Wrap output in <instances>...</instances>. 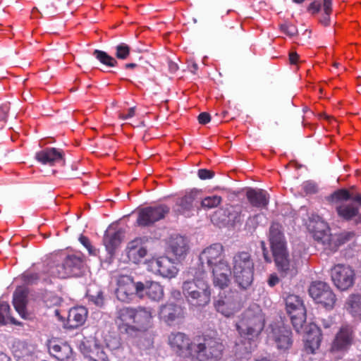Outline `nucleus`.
<instances>
[{"label": "nucleus", "instance_id": "6", "mask_svg": "<svg viewBox=\"0 0 361 361\" xmlns=\"http://www.w3.org/2000/svg\"><path fill=\"white\" fill-rule=\"evenodd\" d=\"M188 276L193 278H188L182 285V293L186 301L193 307L206 306L211 300V289L205 271L191 269Z\"/></svg>", "mask_w": 361, "mask_h": 361}, {"label": "nucleus", "instance_id": "1", "mask_svg": "<svg viewBox=\"0 0 361 361\" xmlns=\"http://www.w3.org/2000/svg\"><path fill=\"white\" fill-rule=\"evenodd\" d=\"M168 344L178 356L194 361H216L224 351L220 339L209 334L197 336L191 341L184 333L172 332L168 336Z\"/></svg>", "mask_w": 361, "mask_h": 361}, {"label": "nucleus", "instance_id": "57", "mask_svg": "<svg viewBox=\"0 0 361 361\" xmlns=\"http://www.w3.org/2000/svg\"><path fill=\"white\" fill-rule=\"evenodd\" d=\"M317 343H319V336L321 334L320 329H319V327H317ZM318 347H319V343H317V348Z\"/></svg>", "mask_w": 361, "mask_h": 361}, {"label": "nucleus", "instance_id": "44", "mask_svg": "<svg viewBox=\"0 0 361 361\" xmlns=\"http://www.w3.org/2000/svg\"><path fill=\"white\" fill-rule=\"evenodd\" d=\"M214 176V173L207 169H200L198 171V177L202 180L209 179Z\"/></svg>", "mask_w": 361, "mask_h": 361}, {"label": "nucleus", "instance_id": "17", "mask_svg": "<svg viewBox=\"0 0 361 361\" xmlns=\"http://www.w3.org/2000/svg\"><path fill=\"white\" fill-rule=\"evenodd\" d=\"M317 243H321L324 245V249L331 250H336L343 242L340 241L339 238H336L330 233V229L326 223L317 216Z\"/></svg>", "mask_w": 361, "mask_h": 361}, {"label": "nucleus", "instance_id": "30", "mask_svg": "<svg viewBox=\"0 0 361 361\" xmlns=\"http://www.w3.org/2000/svg\"><path fill=\"white\" fill-rule=\"evenodd\" d=\"M27 292L23 288H18L13 293V304L16 312L22 318L25 319L27 315Z\"/></svg>", "mask_w": 361, "mask_h": 361}, {"label": "nucleus", "instance_id": "19", "mask_svg": "<svg viewBox=\"0 0 361 361\" xmlns=\"http://www.w3.org/2000/svg\"><path fill=\"white\" fill-rule=\"evenodd\" d=\"M135 307H124L117 311L116 323L121 331L134 332Z\"/></svg>", "mask_w": 361, "mask_h": 361}, {"label": "nucleus", "instance_id": "33", "mask_svg": "<svg viewBox=\"0 0 361 361\" xmlns=\"http://www.w3.org/2000/svg\"><path fill=\"white\" fill-rule=\"evenodd\" d=\"M346 309L354 317L361 319V295H350L346 302Z\"/></svg>", "mask_w": 361, "mask_h": 361}, {"label": "nucleus", "instance_id": "22", "mask_svg": "<svg viewBox=\"0 0 361 361\" xmlns=\"http://www.w3.org/2000/svg\"><path fill=\"white\" fill-rule=\"evenodd\" d=\"M145 243V239L142 238H137L128 243L126 254L130 261L137 264L146 256L147 250Z\"/></svg>", "mask_w": 361, "mask_h": 361}, {"label": "nucleus", "instance_id": "58", "mask_svg": "<svg viewBox=\"0 0 361 361\" xmlns=\"http://www.w3.org/2000/svg\"><path fill=\"white\" fill-rule=\"evenodd\" d=\"M294 2L297 3V4H301L305 0H293Z\"/></svg>", "mask_w": 361, "mask_h": 361}, {"label": "nucleus", "instance_id": "8", "mask_svg": "<svg viewBox=\"0 0 361 361\" xmlns=\"http://www.w3.org/2000/svg\"><path fill=\"white\" fill-rule=\"evenodd\" d=\"M269 238L276 266L281 274L286 275L290 270V262L281 224H271Z\"/></svg>", "mask_w": 361, "mask_h": 361}, {"label": "nucleus", "instance_id": "9", "mask_svg": "<svg viewBox=\"0 0 361 361\" xmlns=\"http://www.w3.org/2000/svg\"><path fill=\"white\" fill-rule=\"evenodd\" d=\"M233 276L242 288H247L253 281L254 263L248 252H242L233 257Z\"/></svg>", "mask_w": 361, "mask_h": 361}, {"label": "nucleus", "instance_id": "4", "mask_svg": "<svg viewBox=\"0 0 361 361\" xmlns=\"http://www.w3.org/2000/svg\"><path fill=\"white\" fill-rule=\"evenodd\" d=\"M265 324V316L260 306L251 305L240 315L235 327L245 351L250 352L256 346L255 339L263 330Z\"/></svg>", "mask_w": 361, "mask_h": 361}, {"label": "nucleus", "instance_id": "2", "mask_svg": "<svg viewBox=\"0 0 361 361\" xmlns=\"http://www.w3.org/2000/svg\"><path fill=\"white\" fill-rule=\"evenodd\" d=\"M84 258L80 253L71 255L59 254L54 256L43 270V273L27 274L26 277L29 282L42 279L47 281L49 276L59 279H66L72 276H79L84 268Z\"/></svg>", "mask_w": 361, "mask_h": 361}, {"label": "nucleus", "instance_id": "18", "mask_svg": "<svg viewBox=\"0 0 361 361\" xmlns=\"http://www.w3.org/2000/svg\"><path fill=\"white\" fill-rule=\"evenodd\" d=\"M48 350L51 356L59 361H74L73 352L67 343L56 339L49 341Z\"/></svg>", "mask_w": 361, "mask_h": 361}, {"label": "nucleus", "instance_id": "46", "mask_svg": "<svg viewBox=\"0 0 361 361\" xmlns=\"http://www.w3.org/2000/svg\"><path fill=\"white\" fill-rule=\"evenodd\" d=\"M210 115L206 112H202L198 116L199 123L201 124H207L210 121Z\"/></svg>", "mask_w": 361, "mask_h": 361}, {"label": "nucleus", "instance_id": "21", "mask_svg": "<svg viewBox=\"0 0 361 361\" xmlns=\"http://www.w3.org/2000/svg\"><path fill=\"white\" fill-rule=\"evenodd\" d=\"M353 331L350 326H342L337 333L331 345L332 351H345L352 345Z\"/></svg>", "mask_w": 361, "mask_h": 361}, {"label": "nucleus", "instance_id": "29", "mask_svg": "<svg viewBox=\"0 0 361 361\" xmlns=\"http://www.w3.org/2000/svg\"><path fill=\"white\" fill-rule=\"evenodd\" d=\"M121 232L112 228H109L104 235L103 243L108 253L112 256L119 247L121 240Z\"/></svg>", "mask_w": 361, "mask_h": 361}, {"label": "nucleus", "instance_id": "47", "mask_svg": "<svg viewBox=\"0 0 361 361\" xmlns=\"http://www.w3.org/2000/svg\"><path fill=\"white\" fill-rule=\"evenodd\" d=\"M261 247L262 249L263 256L264 258V260L267 262H271V257L269 255V252L265 246V243L264 241H262L260 243Z\"/></svg>", "mask_w": 361, "mask_h": 361}, {"label": "nucleus", "instance_id": "23", "mask_svg": "<svg viewBox=\"0 0 361 361\" xmlns=\"http://www.w3.org/2000/svg\"><path fill=\"white\" fill-rule=\"evenodd\" d=\"M245 196L252 207L259 209L267 208L270 199L268 192L259 188L247 189Z\"/></svg>", "mask_w": 361, "mask_h": 361}, {"label": "nucleus", "instance_id": "25", "mask_svg": "<svg viewBox=\"0 0 361 361\" xmlns=\"http://www.w3.org/2000/svg\"><path fill=\"white\" fill-rule=\"evenodd\" d=\"M63 158L62 150L54 147H47L35 154V159L38 162L50 166L61 162Z\"/></svg>", "mask_w": 361, "mask_h": 361}, {"label": "nucleus", "instance_id": "53", "mask_svg": "<svg viewBox=\"0 0 361 361\" xmlns=\"http://www.w3.org/2000/svg\"><path fill=\"white\" fill-rule=\"evenodd\" d=\"M0 361H11V359L6 353L0 352Z\"/></svg>", "mask_w": 361, "mask_h": 361}, {"label": "nucleus", "instance_id": "5", "mask_svg": "<svg viewBox=\"0 0 361 361\" xmlns=\"http://www.w3.org/2000/svg\"><path fill=\"white\" fill-rule=\"evenodd\" d=\"M202 264H207L213 274V283L221 289L228 286L231 274L230 267L224 259V247L214 243L205 248L200 255Z\"/></svg>", "mask_w": 361, "mask_h": 361}, {"label": "nucleus", "instance_id": "56", "mask_svg": "<svg viewBox=\"0 0 361 361\" xmlns=\"http://www.w3.org/2000/svg\"><path fill=\"white\" fill-rule=\"evenodd\" d=\"M354 234L353 233H346L345 240H348L351 236H353Z\"/></svg>", "mask_w": 361, "mask_h": 361}, {"label": "nucleus", "instance_id": "16", "mask_svg": "<svg viewBox=\"0 0 361 361\" xmlns=\"http://www.w3.org/2000/svg\"><path fill=\"white\" fill-rule=\"evenodd\" d=\"M183 308L173 303H167L162 305L159 312V317L169 326L180 324L184 318Z\"/></svg>", "mask_w": 361, "mask_h": 361}, {"label": "nucleus", "instance_id": "35", "mask_svg": "<svg viewBox=\"0 0 361 361\" xmlns=\"http://www.w3.org/2000/svg\"><path fill=\"white\" fill-rule=\"evenodd\" d=\"M93 56L103 65L108 67H116L118 62L115 58L108 54L106 51L95 49Z\"/></svg>", "mask_w": 361, "mask_h": 361}, {"label": "nucleus", "instance_id": "55", "mask_svg": "<svg viewBox=\"0 0 361 361\" xmlns=\"http://www.w3.org/2000/svg\"><path fill=\"white\" fill-rule=\"evenodd\" d=\"M136 66L135 63H126V68H133Z\"/></svg>", "mask_w": 361, "mask_h": 361}, {"label": "nucleus", "instance_id": "43", "mask_svg": "<svg viewBox=\"0 0 361 361\" xmlns=\"http://www.w3.org/2000/svg\"><path fill=\"white\" fill-rule=\"evenodd\" d=\"M91 300L97 306H102L104 304V296L101 291H99L97 295H91Z\"/></svg>", "mask_w": 361, "mask_h": 361}, {"label": "nucleus", "instance_id": "14", "mask_svg": "<svg viewBox=\"0 0 361 361\" xmlns=\"http://www.w3.org/2000/svg\"><path fill=\"white\" fill-rule=\"evenodd\" d=\"M147 269L163 277L171 279L178 274L174 262L167 257L153 258L147 262Z\"/></svg>", "mask_w": 361, "mask_h": 361}, {"label": "nucleus", "instance_id": "51", "mask_svg": "<svg viewBox=\"0 0 361 361\" xmlns=\"http://www.w3.org/2000/svg\"><path fill=\"white\" fill-rule=\"evenodd\" d=\"M309 294L314 300L316 295V284L315 282H312L309 288Z\"/></svg>", "mask_w": 361, "mask_h": 361}, {"label": "nucleus", "instance_id": "28", "mask_svg": "<svg viewBox=\"0 0 361 361\" xmlns=\"http://www.w3.org/2000/svg\"><path fill=\"white\" fill-rule=\"evenodd\" d=\"M88 311L83 306L74 307L70 309L66 323L68 329H76L82 326L87 318Z\"/></svg>", "mask_w": 361, "mask_h": 361}, {"label": "nucleus", "instance_id": "41", "mask_svg": "<svg viewBox=\"0 0 361 361\" xmlns=\"http://www.w3.org/2000/svg\"><path fill=\"white\" fill-rule=\"evenodd\" d=\"M79 240L80 243L87 248L89 253L90 255H96L97 250L94 248V247L92 245L90 239L85 236L81 235L79 238Z\"/></svg>", "mask_w": 361, "mask_h": 361}, {"label": "nucleus", "instance_id": "39", "mask_svg": "<svg viewBox=\"0 0 361 361\" xmlns=\"http://www.w3.org/2000/svg\"><path fill=\"white\" fill-rule=\"evenodd\" d=\"M305 226L307 231L312 234L313 238L316 237V219L314 214H312L308 219L305 220Z\"/></svg>", "mask_w": 361, "mask_h": 361}, {"label": "nucleus", "instance_id": "49", "mask_svg": "<svg viewBox=\"0 0 361 361\" xmlns=\"http://www.w3.org/2000/svg\"><path fill=\"white\" fill-rule=\"evenodd\" d=\"M279 282V279L276 274H272L269 276L268 279V284L271 287H274Z\"/></svg>", "mask_w": 361, "mask_h": 361}, {"label": "nucleus", "instance_id": "20", "mask_svg": "<svg viewBox=\"0 0 361 361\" xmlns=\"http://www.w3.org/2000/svg\"><path fill=\"white\" fill-rule=\"evenodd\" d=\"M336 297L331 287L326 283L317 281V305L326 310L334 307Z\"/></svg>", "mask_w": 361, "mask_h": 361}, {"label": "nucleus", "instance_id": "11", "mask_svg": "<svg viewBox=\"0 0 361 361\" xmlns=\"http://www.w3.org/2000/svg\"><path fill=\"white\" fill-rule=\"evenodd\" d=\"M214 306L217 312L228 318L238 312L242 309L243 304L234 293L222 290L214 300Z\"/></svg>", "mask_w": 361, "mask_h": 361}, {"label": "nucleus", "instance_id": "54", "mask_svg": "<svg viewBox=\"0 0 361 361\" xmlns=\"http://www.w3.org/2000/svg\"><path fill=\"white\" fill-rule=\"evenodd\" d=\"M353 201L357 202V204H359L360 206H361V194H355L353 197Z\"/></svg>", "mask_w": 361, "mask_h": 361}, {"label": "nucleus", "instance_id": "61", "mask_svg": "<svg viewBox=\"0 0 361 361\" xmlns=\"http://www.w3.org/2000/svg\"><path fill=\"white\" fill-rule=\"evenodd\" d=\"M322 52H323V49H320V50H319V51L317 50V55H318V54H322Z\"/></svg>", "mask_w": 361, "mask_h": 361}, {"label": "nucleus", "instance_id": "52", "mask_svg": "<svg viewBox=\"0 0 361 361\" xmlns=\"http://www.w3.org/2000/svg\"><path fill=\"white\" fill-rule=\"evenodd\" d=\"M171 297L173 299L178 300L181 298V293L178 290L171 291Z\"/></svg>", "mask_w": 361, "mask_h": 361}, {"label": "nucleus", "instance_id": "15", "mask_svg": "<svg viewBox=\"0 0 361 361\" xmlns=\"http://www.w3.org/2000/svg\"><path fill=\"white\" fill-rule=\"evenodd\" d=\"M197 199L198 192L197 190L190 191L177 200L175 212L178 214L190 217L200 209Z\"/></svg>", "mask_w": 361, "mask_h": 361}, {"label": "nucleus", "instance_id": "13", "mask_svg": "<svg viewBox=\"0 0 361 361\" xmlns=\"http://www.w3.org/2000/svg\"><path fill=\"white\" fill-rule=\"evenodd\" d=\"M169 212V207L165 204L140 208L137 209L136 223L139 226H149L164 219Z\"/></svg>", "mask_w": 361, "mask_h": 361}, {"label": "nucleus", "instance_id": "59", "mask_svg": "<svg viewBox=\"0 0 361 361\" xmlns=\"http://www.w3.org/2000/svg\"><path fill=\"white\" fill-rule=\"evenodd\" d=\"M315 6V2H312L311 4H310V9H313L314 7Z\"/></svg>", "mask_w": 361, "mask_h": 361}, {"label": "nucleus", "instance_id": "12", "mask_svg": "<svg viewBox=\"0 0 361 361\" xmlns=\"http://www.w3.org/2000/svg\"><path fill=\"white\" fill-rule=\"evenodd\" d=\"M330 274L334 286L342 291L347 290L355 283V272L349 265L337 264L331 269Z\"/></svg>", "mask_w": 361, "mask_h": 361}, {"label": "nucleus", "instance_id": "38", "mask_svg": "<svg viewBox=\"0 0 361 361\" xmlns=\"http://www.w3.org/2000/svg\"><path fill=\"white\" fill-rule=\"evenodd\" d=\"M115 55L118 59L126 60L130 55V48L126 43H120L115 47Z\"/></svg>", "mask_w": 361, "mask_h": 361}, {"label": "nucleus", "instance_id": "24", "mask_svg": "<svg viewBox=\"0 0 361 361\" xmlns=\"http://www.w3.org/2000/svg\"><path fill=\"white\" fill-rule=\"evenodd\" d=\"M166 250L177 259L184 257L188 250V240L183 236L176 234L171 235L166 242Z\"/></svg>", "mask_w": 361, "mask_h": 361}, {"label": "nucleus", "instance_id": "27", "mask_svg": "<svg viewBox=\"0 0 361 361\" xmlns=\"http://www.w3.org/2000/svg\"><path fill=\"white\" fill-rule=\"evenodd\" d=\"M272 337L279 350H288L293 344L292 332L283 325L273 329Z\"/></svg>", "mask_w": 361, "mask_h": 361}, {"label": "nucleus", "instance_id": "40", "mask_svg": "<svg viewBox=\"0 0 361 361\" xmlns=\"http://www.w3.org/2000/svg\"><path fill=\"white\" fill-rule=\"evenodd\" d=\"M8 111V105L4 104L0 106V129H1L6 123Z\"/></svg>", "mask_w": 361, "mask_h": 361}, {"label": "nucleus", "instance_id": "32", "mask_svg": "<svg viewBox=\"0 0 361 361\" xmlns=\"http://www.w3.org/2000/svg\"><path fill=\"white\" fill-rule=\"evenodd\" d=\"M332 12V0H323L322 5L317 4V16H319V22L324 26L330 23V15ZM319 16H317V18Z\"/></svg>", "mask_w": 361, "mask_h": 361}, {"label": "nucleus", "instance_id": "10", "mask_svg": "<svg viewBox=\"0 0 361 361\" xmlns=\"http://www.w3.org/2000/svg\"><path fill=\"white\" fill-rule=\"evenodd\" d=\"M116 288L115 294L117 299L125 302H130L137 295L140 298L143 296L144 283H135L128 276H120L116 279Z\"/></svg>", "mask_w": 361, "mask_h": 361}, {"label": "nucleus", "instance_id": "37", "mask_svg": "<svg viewBox=\"0 0 361 361\" xmlns=\"http://www.w3.org/2000/svg\"><path fill=\"white\" fill-rule=\"evenodd\" d=\"M221 202V197L219 195L206 197L200 202V208L209 209L218 207Z\"/></svg>", "mask_w": 361, "mask_h": 361}, {"label": "nucleus", "instance_id": "3", "mask_svg": "<svg viewBox=\"0 0 361 361\" xmlns=\"http://www.w3.org/2000/svg\"><path fill=\"white\" fill-rule=\"evenodd\" d=\"M285 304L286 312L293 328L298 333L305 334L303 353L306 355H314L316 345V324L312 323L309 326H305L306 309L302 300L298 295L289 294L285 299Z\"/></svg>", "mask_w": 361, "mask_h": 361}, {"label": "nucleus", "instance_id": "34", "mask_svg": "<svg viewBox=\"0 0 361 361\" xmlns=\"http://www.w3.org/2000/svg\"><path fill=\"white\" fill-rule=\"evenodd\" d=\"M10 306L8 302L0 301V326L6 324H20L10 316Z\"/></svg>", "mask_w": 361, "mask_h": 361}, {"label": "nucleus", "instance_id": "50", "mask_svg": "<svg viewBox=\"0 0 361 361\" xmlns=\"http://www.w3.org/2000/svg\"><path fill=\"white\" fill-rule=\"evenodd\" d=\"M323 118L324 119L327 120L329 122V123H331V125H334V124L336 123V120L334 118H332V117H331V116H329L328 115H326V114H317V119H321V118Z\"/></svg>", "mask_w": 361, "mask_h": 361}, {"label": "nucleus", "instance_id": "7", "mask_svg": "<svg viewBox=\"0 0 361 361\" xmlns=\"http://www.w3.org/2000/svg\"><path fill=\"white\" fill-rule=\"evenodd\" d=\"M353 197L348 190L342 188L334 191L330 198L339 218L347 221H354L359 224H361L360 207L353 201Z\"/></svg>", "mask_w": 361, "mask_h": 361}, {"label": "nucleus", "instance_id": "60", "mask_svg": "<svg viewBox=\"0 0 361 361\" xmlns=\"http://www.w3.org/2000/svg\"><path fill=\"white\" fill-rule=\"evenodd\" d=\"M317 88H319V93H320V94H321L319 97H322V91H323V90H322V87H318V86H317Z\"/></svg>", "mask_w": 361, "mask_h": 361}, {"label": "nucleus", "instance_id": "45", "mask_svg": "<svg viewBox=\"0 0 361 361\" xmlns=\"http://www.w3.org/2000/svg\"><path fill=\"white\" fill-rule=\"evenodd\" d=\"M289 61L291 65L297 66L300 62L299 55L296 52H294V51L290 52Z\"/></svg>", "mask_w": 361, "mask_h": 361}, {"label": "nucleus", "instance_id": "31", "mask_svg": "<svg viewBox=\"0 0 361 361\" xmlns=\"http://www.w3.org/2000/svg\"><path fill=\"white\" fill-rule=\"evenodd\" d=\"M144 290L147 297L152 300H160L164 296L163 287L157 282L147 281L144 284Z\"/></svg>", "mask_w": 361, "mask_h": 361}, {"label": "nucleus", "instance_id": "48", "mask_svg": "<svg viewBox=\"0 0 361 361\" xmlns=\"http://www.w3.org/2000/svg\"><path fill=\"white\" fill-rule=\"evenodd\" d=\"M281 30L289 36H293L296 32L295 27L292 25H282Z\"/></svg>", "mask_w": 361, "mask_h": 361}, {"label": "nucleus", "instance_id": "26", "mask_svg": "<svg viewBox=\"0 0 361 361\" xmlns=\"http://www.w3.org/2000/svg\"><path fill=\"white\" fill-rule=\"evenodd\" d=\"M152 311L149 307H135L134 332L146 331L152 325Z\"/></svg>", "mask_w": 361, "mask_h": 361}, {"label": "nucleus", "instance_id": "36", "mask_svg": "<svg viewBox=\"0 0 361 361\" xmlns=\"http://www.w3.org/2000/svg\"><path fill=\"white\" fill-rule=\"evenodd\" d=\"M90 361H109L106 354L98 345H94V348L89 353H84Z\"/></svg>", "mask_w": 361, "mask_h": 361}, {"label": "nucleus", "instance_id": "42", "mask_svg": "<svg viewBox=\"0 0 361 361\" xmlns=\"http://www.w3.org/2000/svg\"><path fill=\"white\" fill-rule=\"evenodd\" d=\"M135 115V107L128 109L126 111H122L118 113V118L121 120H127L133 118Z\"/></svg>", "mask_w": 361, "mask_h": 361}]
</instances>
